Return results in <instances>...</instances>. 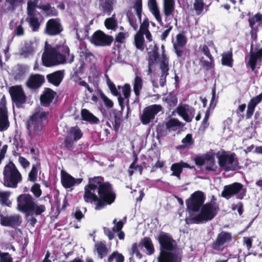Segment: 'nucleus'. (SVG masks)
I'll return each instance as SVG.
<instances>
[{
    "mask_svg": "<svg viewBox=\"0 0 262 262\" xmlns=\"http://www.w3.org/2000/svg\"><path fill=\"white\" fill-rule=\"evenodd\" d=\"M247 189L244 188L242 184L238 182H234L231 184L224 186L222 192V197L229 200L232 196L236 195V198L239 200H242L246 196Z\"/></svg>",
    "mask_w": 262,
    "mask_h": 262,
    "instance_id": "9d476101",
    "label": "nucleus"
},
{
    "mask_svg": "<svg viewBox=\"0 0 262 262\" xmlns=\"http://www.w3.org/2000/svg\"><path fill=\"white\" fill-rule=\"evenodd\" d=\"M183 33H179L176 36L177 43L174 44L175 46H185L187 42V39L186 37L184 35L185 31L183 30Z\"/></svg>",
    "mask_w": 262,
    "mask_h": 262,
    "instance_id": "09e8293b",
    "label": "nucleus"
},
{
    "mask_svg": "<svg viewBox=\"0 0 262 262\" xmlns=\"http://www.w3.org/2000/svg\"><path fill=\"white\" fill-rule=\"evenodd\" d=\"M59 50L60 54L65 57V62L67 61L69 63H72L74 60L75 56L73 54H70V49L66 45L59 46Z\"/></svg>",
    "mask_w": 262,
    "mask_h": 262,
    "instance_id": "7c9ffc66",
    "label": "nucleus"
},
{
    "mask_svg": "<svg viewBox=\"0 0 262 262\" xmlns=\"http://www.w3.org/2000/svg\"><path fill=\"white\" fill-rule=\"evenodd\" d=\"M10 193L8 191L0 192V203L2 206L10 207L11 202L9 200Z\"/></svg>",
    "mask_w": 262,
    "mask_h": 262,
    "instance_id": "49530a36",
    "label": "nucleus"
},
{
    "mask_svg": "<svg viewBox=\"0 0 262 262\" xmlns=\"http://www.w3.org/2000/svg\"><path fill=\"white\" fill-rule=\"evenodd\" d=\"M83 136V133L78 126H72L67 132L63 144L64 147L69 150L73 149L75 143L80 140Z\"/></svg>",
    "mask_w": 262,
    "mask_h": 262,
    "instance_id": "4468645a",
    "label": "nucleus"
},
{
    "mask_svg": "<svg viewBox=\"0 0 262 262\" xmlns=\"http://www.w3.org/2000/svg\"><path fill=\"white\" fill-rule=\"evenodd\" d=\"M124 257L117 251H114L107 258V262H124Z\"/></svg>",
    "mask_w": 262,
    "mask_h": 262,
    "instance_id": "79ce46f5",
    "label": "nucleus"
},
{
    "mask_svg": "<svg viewBox=\"0 0 262 262\" xmlns=\"http://www.w3.org/2000/svg\"><path fill=\"white\" fill-rule=\"evenodd\" d=\"M162 110L160 104H152L145 107L140 117L141 121L144 125L149 124L154 120L155 116Z\"/></svg>",
    "mask_w": 262,
    "mask_h": 262,
    "instance_id": "f3484780",
    "label": "nucleus"
},
{
    "mask_svg": "<svg viewBox=\"0 0 262 262\" xmlns=\"http://www.w3.org/2000/svg\"><path fill=\"white\" fill-rule=\"evenodd\" d=\"M99 9L103 13L110 15L113 9L114 0H98Z\"/></svg>",
    "mask_w": 262,
    "mask_h": 262,
    "instance_id": "393cba45",
    "label": "nucleus"
},
{
    "mask_svg": "<svg viewBox=\"0 0 262 262\" xmlns=\"http://www.w3.org/2000/svg\"><path fill=\"white\" fill-rule=\"evenodd\" d=\"M63 30L59 18L49 19L46 25L45 33L50 36L59 35Z\"/></svg>",
    "mask_w": 262,
    "mask_h": 262,
    "instance_id": "a211bd4d",
    "label": "nucleus"
},
{
    "mask_svg": "<svg viewBox=\"0 0 262 262\" xmlns=\"http://www.w3.org/2000/svg\"><path fill=\"white\" fill-rule=\"evenodd\" d=\"M141 25L139 30L137 33L144 35V33L149 31V23L148 18L146 16L142 23H140Z\"/></svg>",
    "mask_w": 262,
    "mask_h": 262,
    "instance_id": "3c124183",
    "label": "nucleus"
},
{
    "mask_svg": "<svg viewBox=\"0 0 262 262\" xmlns=\"http://www.w3.org/2000/svg\"><path fill=\"white\" fill-rule=\"evenodd\" d=\"M221 61L222 64L223 66L232 68L233 67V59L232 57V52H227L223 54Z\"/></svg>",
    "mask_w": 262,
    "mask_h": 262,
    "instance_id": "ea45409f",
    "label": "nucleus"
},
{
    "mask_svg": "<svg viewBox=\"0 0 262 262\" xmlns=\"http://www.w3.org/2000/svg\"><path fill=\"white\" fill-rule=\"evenodd\" d=\"M56 92L49 88H45L40 96V102L42 106L49 107L53 102Z\"/></svg>",
    "mask_w": 262,
    "mask_h": 262,
    "instance_id": "aec40b11",
    "label": "nucleus"
},
{
    "mask_svg": "<svg viewBox=\"0 0 262 262\" xmlns=\"http://www.w3.org/2000/svg\"><path fill=\"white\" fill-rule=\"evenodd\" d=\"M84 189V201L86 203L96 202L95 207L96 210H101L106 205H111L116 198L112 185L109 182H104L103 177L101 176L90 178Z\"/></svg>",
    "mask_w": 262,
    "mask_h": 262,
    "instance_id": "f257e3e1",
    "label": "nucleus"
},
{
    "mask_svg": "<svg viewBox=\"0 0 262 262\" xmlns=\"http://www.w3.org/2000/svg\"><path fill=\"white\" fill-rule=\"evenodd\" d=\"M262 60V47L258 45H256L255 48H253L252 43L250 46L249 54L245 57V64L248 71L253 72L256 75L258 73L257 69L260 68V62Z\"/></svg>",
    "mask_w": 262,
    "mask_h": 262,
    "instance_id": "423d86ee",
    "label": "nucleus"
},
{
    "mask_svg": "<svg viewBox=\"0 0 262 262\" xmlns=\"http://www.w3.org/2000/svg\"><path fill=\"white\" fill-rule=\"evenodd\" d=\"M48 113L36 112L33 113L27 120L26 127L30 137L41 134L43 125L42 121L47 118Z\"/></svg>",
    "mask_w": 262,
    "mask_h": 262,
    "instance_id": "20e7f679",
    "label": "nucleus"
},
{
    "mask_svg": "<svg viewBox=\"0 0 262 262\" xmlns=\"http://www.w3.org/2000/svg\"><path fill=\"white\" fill-rule=\"evenodd\" d=\"M139 246H143L145 248L149 255H151L155 252V248L152 241L149 237H144L142 239Z\"/></svg>",
    "mask_w": 262,
    "mask_h": 262,
    "instance_id": "2f4dec72",
    "label": "nucleus"
},
{
    "mask_svg": "<svg viewBox=\"0 0 262 262\" xmlns=\"http://www.w3.org/2000/svg\"><path fill=\"white\" fill-rule=\"evenodd\" d=\"M177 113L187 122H190L191 118L188 115L187 108L184 106H180L177 108Z\"/></svg>",
    "mask_w": 262,
    "mask_h": 262,
    "instance_id": "a18cd8bd",
    "label": "nucleus"
},
{
    "mask_svg": "<svg viewBox=\"0 0 262 262\" xmlns=\"http://www.w3.org/2000/svg\"><path fill=\"white\" fill-rule=\"evenodd\" d=\"M3 185L8 188H16L22 181V176L14 163L10 161L3 170Z\"/></svg>",
    "mask_w": 262,
    "mask_h": 262,
    "instance_id": "39448f33",
    "label": "nucleus"
},
{
    "mask_svg": "<svg viewBox=\"0 0 262 262\" xmlns=\"http://www.w3.org/2000/svg\"><path fill=\"white\" fill-rule=\"evenodd\" d=\"M197 215L189 219L190 224H201L212 220L217 213L216 208L211 203L204 204Z\"/></svg>",
    "mask_w": 262,
    "mask_h": 262,
    "instance_id": "6e6552de",
    "label": "nucleus"
},
{
    "mask_svg": "<svg viewBox=\"0 0 262 262\" xmlns=\"http://www.w3.org/2000/svg\"><path fill=\"white\" fill-rule=\"evenodd\" d=\"M205 199L204 192L199 190L195 191L186 200L187 209L189 212H198L204 205Z\"/></svg>",
    "mask_w": 262,
    "mask_h": 262,
    "instance_id": "f8f14e48",
    "label": "nucleus"
},
{
    "mask_svg": "<svg viewBox=\"0 0 262 262\" xmlns=\"http://www.w3.org/2000/svg\"><path fill=\"white\" fill-rule=\"evenodd\" d=\"M232 240L231 233L222 231L217 234L215 240L211 243V247L214 250L223 251Z\"/></svg>",
    "mask_w": 262,
    "mask_h": 262,
    "instance_id": "2eb2a0df",
    "label": "nucleus"
},
{
    "mask_svg": "<svg viewBox=\"0 0 262 262\" xmlns=\"http://www.w3.org/2000/svg\"><path fill=\"white\" fill-rule=\"evenodd\" d=\"M24 0H4L1 7V11L5 13L14 12L16 8L21 6Z\"/></svg>",
    "mask_w": 262,
    "mask_h": 262,
    "instance_id": "412c9836",
    "label": "nucleus"
},
{
    "mask_svg": "<svg viewBox=\"0 0 262 262\" xmlns=\"http://www.w3.org/2000/svg\"><path fill=\"white\" fill-rule=\"evenodd\" d=\"M130 86L128 83H125L122 87V93L125 98L127 99L130 94Z\"/></svg>",
    "mask_w": 262,
    "mask_h": 262,
    "instance_id": "774afa93",
    "label": "nucleus"
},
{
    "mask_svg": "<svg viewBox=\"0 0 262 262\" xmlns=\"http://www.w3.org/2000/svg\"><path fill=\"white\" fill-rule=\"evenodd\" d=\"M250 27L253 29L254 26L256 22L262 21V14L258 13L256 14L254 16L250 17L248 19Z\"/></svg>",
    "mask_w": 262,
    "mask_h": 262,
    "instance_id": "5fc2aeb1",
    "label": "nucleus"
},
{
    "mask_svg": "<svg viewBox=\"0 0 262 262\" xmlns=\"http://www.w3.org/2000/svg\"><path fill=\"white\" fill-rule=\"evenodd\" d=\"M34 53V48L32 46L28 43H26L24 46L21 48L20 55L25 57H27Z\"/></svg>",
    "mask_w": 262,
    "mask_h": 262,
    "instance_id": "37998d69",
    "label": "nucleus"
},
{
    "mask_svg": "<svg viewBox=\"0 0 262 262\" xmlns=\"http://www.w3.org/2000/svg\"><path fill=\"white\" fill-rule=\"evenodd\" d=\"M21 223L22 218L19 214L4 215L3 214H0V224L3 226L10 227L16 229L20 226Z\"/></svg>",
    "mask_w": 262,
    "mask_h": 262,
    "instance_id": "6ab92c4d",
    "label": "nucleus"
},
{
    "mask_svg": "<svg viewBox=\"0 0 262 262\" xmlns=\"http://www.w3.org/2000/svg\"><path fill=\"white\" fill-rule=\"evenodd\" d=\"M17 209L26 216L41 215L46 210L44 205H38L35 199L29 193H24L17 197Z\"/></svg>",
    "mask_w": 262,
    "mask_h": 262,
    "instance_id": "7ed1b4c3",
    "label": "nucleus"
},
{
    "mask_svg": "<svg viewBox=\"0 0 262 262\" xmlns=\"http://www.w3.org/2000/svg\"><path fill=\"white\" fill-rule=\"evenodd\" d=\"M148 54L149 56L148 62H150V64H155L159 58V48L156 44H155L152 50L148 52Z\"/></svg>",
    "mask_w": 262,
    "mask_h": 262,
    "instance_id": "c9c22d12",
    "label": "nucleus"
},
{
    "mask_svg": "<svg viewBox=\"0 0 262 262\" xmlns=\"http://www.w3.org/2000/svg\"><path fill=\"white\" fill-rule=\"evenodd\" d=\"M183 124L178 119L171 118L165 123L166 129L176 130L177 128L181 127Z\"/></svg>",
    "mask_w": 262,
    "mask_h": 262,
    "instance_id": "e433bc0d",
    "label": "nucleus"
},
{
    "mask_svg": "<svg viewBox=\"0 0 262 262\" xmlns=\"http://www.w3.org/2000/svg\"><path fill=\"white\" fill-rule=\"evenodd\" d=\"M0 262H13V258L8 252H0Z\"/></svg>",
    "mask_w": 262,
    "mask_h": 262,
    "instance_id": "bf43d9fd",
    "label": "nucleus"
},
{
    "mask_svg": "<svg viewBox=\"0 0 262 262\" xmlns=\"http://www.w3.org/2000/svg\"><path fill=\"white\" fill-rule=\"evenodd\" d=\"M165 27L167 28V29L165 30L161 35V39L162 40L166 39L173 28L172 26L170 25V23H168V24H166Z\"/></svg>",
    "mask_w": 262,
    "mask_h": 262,
    "instance_id": "69168bd1",
    "label": "nucleus"
},
{
    "mask_svg": "<svg viewBox=\"0 0 262 262\" xmlns=\"http://www.w3.org/2000/svg\"><path fill=\"white\" fill-rule=\"evenodd\" d=\"M90 42L96 46L109 47L114 41L113 36L106 34L100 30L96 31L90 39Z\"/></svg>",
    "mask_w": 262,
    "mask_h": 262,
    "instance_id": "dca6fc26",
    "label": "nucleus"
},
{
    "mask_svg": "<svg viewBox=\"0 0 262 262\" xmlns=\"http://www.w3.org/2000/svg\"><path fill=\"white\" fill-rule=\"evenodd\" d=\"M37 169L35 165L32 166V169L28 174V180L32 182H35L37 178Z\"/></svg>",
    "mask_w": 262,
    "mask_h": 262,
    "instance_id": "6e6d98bb",
    "label": "nucleus"
},
{
    "mask_svg": "<svg viewBox=\"0 0 262 262\" xmlns=\"http://www.w3.org/2000/svg\"><path fill=\"white\" fill-rule=\"evenodd\" d=\"M160 245V253L158 262H177V255L172 252L176 249V243L168 233L161 232L156 238Z\"/></svg>",
    "mask_w": 262,
    "mask_h": 262,
    "instance_id": "f03ea898",
    "label": "nucleus"
},
{
    "mask_svg": "<svg viewBox=\"0 0 262 262\" xmlns=\"http://www.w3.org/2000/svg\"><path fill=\"white\" fill-rule=\"evenodd\" d=\"M174 0H164L163 13L164 15H172L174 10Z\"/></svg>",
    "mask_w": 262,
    "mask_h": 262,
    "instance_id": "473e14b6",
    "label": "nucleus"
},
{
    "mask_svg": "<svg viewBox=\"0 0 262 262\" xmlns=\"http://www.w3.org/2000/svg\"><path fill=\"white\" fill-rule=\"evenodd\" d=\"M200 63L202 68L206 71H209L211 69H213L214 67V59L212 58V60L207 61L204 59V57H202L200 59Z\"/></svg>",
    "mask_w": 262,
    "mask_h": 262,
    "instance_id": "c03bdc74",
    "label": "nucleus"
},
{
    "mask_svg": "<svg viewBox=\"0 0 262 262\" xmlns=\"http://www.w3.org/2000/svg\"><path fill=\"white\" fill-rule=\"evenodd\" d=\"M39 0H29L27 3V13L28 15H33L35 13L37 8L41 10L47 16H57L58 14V10L52 7L51 4L47 3L46 4L38 5Z\"/></svg>",
    "mask_w": 262,
    "mask_h": 262,
    "instance_id": "9b49d317",
    "label": "nucleus"
},
{
    "mask_svg": "<svg viewBox=\"0 0 262 262\" xmlns=\"http://www.w3.org/2000/svg\"><path fill=\"white\" fill-rule=\"evenodd\" d=\"M160 69L161 71V75H168L169 63H165L164 62H161L160 64Z\"/></svg>",
    "mask_w": 262,
    "mask_h": 262,
    "instance_id": "e2e57ef3",
    "label": "nucleus"
},
{
    "mask_svg": "<svg viewBox=\"0 0 262 262\" xmlns=\"http://www.w3.org/2000/svg\"><path fill=\"white\" fill-rule=\"evenodd\" d=\"M142 87L143 80L142 78L138 75H136L134 82L133 90L136 96L140 95V92Z\"/></svg>",
    "mask_w": 262,
    "mask_h": 262,
    "instance_id": "4c0bfd02",
    "label": "nucleus"
},
{
    "mask_svg": "<svg viewBox=\"0 0 262 262\" xmlns=\"http://www.w3.org/2000/svg\"><path fill=\"white\" fill-rule=\"evenodd\" d=\"M135 45L137 49L143 51L144 49L145 40L144 35L137 33L135 35Z\"/></svg>",
    "mask_w": 262,
    "mask_h": 262,
    "instance_id": "58836bf2",
    "label": "nucleus"
},
{
    "mask_svg": "<svg viewBox=\"0 0 262 262\" xmlns=\"http://www.w3.org/2000/svg\"><path fill=\"white\" fill-rule=\"evenodd\" d=\"M45 81L43 75L39 74H31L26 82V85L30 89H37L42 85Z\"/></svg>",
    "mask_w": 262,
    "mask_h": 262,
    "instance_id": "5701e85b",
    "label": "nucleus"
},
{
    "mask_svg": "<svg viewBox=\"0 0 262 262\" xmlns=\"http://www.w3.org/2000/svg\"><path fill=\"white\" fill-rule=\"evenodd\" d=\"M61 182L62 186L65 188H69L75 184V179L68 173L62 174Z\"/></svg>",
    "mask_w": 262,
    "mask_h": 262,
    "instance_id": "c756f323",
    "label": "nucleus"
},
{
    "mask_svg": "<svg viewBox=\"0 0 262 262\" xmlns=\"http://www.w3.org/2000/svg\"><path fill=\"white\" fill-rule=\"evenodd\" d=\"M95 247L100 258L102 259L106 256L108 252V250L104 243L102 242L98 243L95 245Z\"/></svg>",
    "mask_w": 262,
    "mask_h": 262,
    "instance_id": "a19ab883",
    "label": "nucleus"
},
{
    "mask_svg": "<svg viewBox=\"0 0 262 262\" xmlns=\"http://www.w3.org/2000/svg\"><path fill=\"white\" fill-rule=\"evenodd\" d=\"M31 191L34 196L38 198L40 197L42 194V190L40 189V185L38 183H35L31 188Z\"/></svg>",
    "mask_w": 262,
    "mask_h": 262,
    "instance_id": "4d7b16f0",
    "label": "nucleus"
},
{
    "mask_svg": "<svg viewBox=\"0 0 262 262\" xmlns=\"http://www.w3.org/2000/svg\"><path fill=\"white\" fill-rule=\"evenodd\" d=\"M9 93L12 101L18 108L23 107L26 103L27 96L21 85H16L10 87Z\"/></svg>",
    "mask_w": 262,
    "mask_h": 262,
    "instance_id": "ddd939ff",
    "label": "nucleus"
},
{
    "mask_svg": "<svg viewBox=\"0 0 262 262\" xmlns=\"http://www.w3.org/2000/svg\"><path fill=\"white\" fill-rule=\"evenodd\" d=\"M28 15V16L26 18V21L29 23L32 31L33 32L38 31L41 25L39 18L35 16V14Z\"/></svg>",
    "mask_w": 262,
    "mask_h": 262,
    "instance_id": "cd10ccee",
    "label": "nucleus"
},
{
    "mask_svg": "<svg viewBox=\"0 0 262 262\" xmlns=\"http://www.w3.org/2000/svg\"><path fill=\"white\" fill-rule=\"evenodd\" d=\"M126 16L129 25L133 28L135 30H137L138 28V25L137 24V19L135 17L133 14L131 12H127Z\"/></svg>",
    "mask_w": 262,
    "mask_h": 262,
    "instance_id": "603ef678",
    "label": "nucleus"
},
{
    "mask_svg": "<svg viewBox=\"0 0 262 262\" xmlns=\"http://www.w3.org/2000/svg\"><path fill=\"white\" fill-rule=\"evenodd\" d=\"M215 154L209 153L206 158V166L205 170L207 171H216L217 169V166L215 164Z\"/></svg>",
    "mask_w": 262,
    "mask_h": 262,
    "instance_id": "c85d7f7f",
    "label": "nucleus"
},
{
    "mask_svg": "<svg viewBox=\"0 0 262 262\" xmlns=\"http://www.w3.org/2000/svg\"><path fill=\"white\" fill-rule=\"evenodd\" d=\"M9 126L8 111L6 106V101L3 102V99L0 102V131L6 130Z\"/></svg>",
    "mask_w": 262,
    "mask_h": 262,
    "instance_id": "4be33fe9",
    "label": "nucleus"
},
{
    "mask_svg": "<svg viewBox=\"0 0 262 262\" xmlns=\"http://www.w3.org/2000/svg\"><path fill=\"white\" fill-rule=\"evenodd\" d=\"M184 168L195 169L194 166H190L187 163L181 161L179 162L173 163L171 165L170 170L172 171V176L180 178L181 174Z\"/></svg>",
    "mask_w": 262,
    "mask_h": 262,
    "instance_id": "b1692460",
    "label": "nucleus"
},
{
    "mask_svg": "<svg viewBox=\"0 0 262 262\" xmlns=\"http://www.w3.org/2000/svg\"><path fill=\"white\" fill-rule=\"evenodd\" d=\"M182 143L186 146L191 145L193 144V140L192 138V135L188 134L182 140Z\"/></svg>",
    "mask_w": 262,
    "mask_h": 262,
    "instance_id": "0e129e2a",
    "label": "nucleus"
},
{
    "mask_svg": "<svg viewBox=\"0 0 262 262\" xmlns=\"http://www.w3.org/2000/svg\"><path fill=\"white\" fill-rule=\"evenodd\" d=\"M63 78V74L61 71H57L47 75L48 82L56 86L60 84Z\"/></svg>",
    "mask_w": 262,
    "mask_h": 262,
    "instance_id": "a878e982",
    "label": "nucleus"
},
{
    "mask_svg": "<svg viewBox=\"0 0 262 262\" xmlns=\"http://www.w3.org/2000/svg\"><path fill=\"white\" fill-rule=\"evenodd\" d=\"M209 153L207 152L202 156H196L195 158H194V161L195 164L199 167L203 166L207 161L206 160L207 155H209Z\"/></svg>",
    "mask_w": 262,
    "mask_h": 262,
    "instance_id": "864d4df0",
    "label": "nucleus"
},
{
    "mask_svg": "<svg viewBox=\"0 0 262 262\" xmlns=\"http://www.w3.org/2000/svg\"><path fill=\"white\" fill-rule=\"evenodd\" d=\"M212 97L210 102V107L214 108L216 104L217 100H215L216 96V86L215 85L212 89Z\"/></svg>",
    "mask_w": 262,
    "mask_h": 262,
    "instance_id": "338daca9",
    "label": "nucleus"
},
{
    "mask_svg": "<svg viewBox=\"0 0 262 262\" xmlns=\"http://www.w3.org/2000/svg\"><path fill=\"white\" fill-rule=\"evenodd\" d=\"M82 120L90 122L91 124H98L99 123V119L91 113L88 110L83 108L81 111Z\"/></svg>",
    "mask_w": 262,
    "mask_h": 262,
    "instance_id": "bb28decb",
    "label": "nucleus"
},
{
    "mask_svg": "<svg viewBox=\"0 0 262 262\" xmlns=\"http://www.w3.org/2000/svg\"><path fill=\"white\" fill-rule=\"evenodd\" d=\"M201 51L204 53V54L209 58V60H212L214 58L211 55L210 50L206 45H204L200 47Z\"/></svg>",
    "mask_w": 262,
    "mask_h": 262,
    "instance_id": "052dcab7",
    "label": "nucleus"
},
{
    "mask_svg": "<svg viewBox=\"0 0 262 262\" xmlns=\"http://www.w3.org/2000/svg\"><path fill=\"white\" fill-rule=\"evenodd\" d=\"M157 138L158 139L165 136L167 132L163 125H158L156 127Z\"/></svg>",
    "mask_w": 262,
    "mask_h": 262,
    "instance_id": "13d9d810",
    "label": "nucleus"
},
{
    "mask_svg": "<svg viewBox=\"0 0 262 262\" xmlns=\"http://www.w3.org/2000/svg\"><path fill=\"white\" fill-rule=\"evenodd\" d=\"M205 3L203 0H194L193 9L198 15L200 14L204 10Z\"/></svg>",
    "mask_w": 262,
    "mask_h": 262,
    "instance_id": "8fccbe9b",
    "label": "nucleus"
},
{
    "mask_svg": "<svg viewBox=\"0 0 262 262\" xmlns=\"http://www.w3.org/2000/svg\"><path fill=\"white\" fill-rule=\"evenodd\" d=\"M104 26L108 30L116 31L118 27V22L116 18L115 14L112 17L107 18L104 20Z\"/></svg>",
    "mask_w": 262,
    "mask_h": 262,
    "instance_id": "72a5a7b5",
    "label": "nucleus"
},
{
    "mask_svg": "<svg viewBox=\"0 0 262 262\" xmlns=\"http://www.w3.org/2000/svg\"><path fill=\"white\" fill-rule=\"evenodd\" d=\"M218 163L221 168L225 171H235L241 168L238 160L235 153L227 154L224 151L221 155H217Z\"/></svg>",
    "mask_w": 262,
    "mask_h": 262,
    "instance_id": "1a4fd4ad",
    "label": "nucleus"
},
{
    "mask_svg": "<svg viewBox=\"0 0 262 262\" xmlns=\"http://www.w3.org/2000/svg\"><path fill=\"white\" fill-rule=\"evenodd\" d=\"M114 121L112 122L114 130L116 133L119 132L122 122V113L121 111H114Z\"/></svg>",
    "mask_w": 262,
    "mask_h": 262,
    "instance_id": "f704fd0d",
    "label": "nucleus"
},
{
    "mask_svg": "<svg viewBox=\"0 0 262 262\" xmlns=\"http://www.w3.org/2000/svg\"><path fill=\"white\" fill-rule=\"evenodd\" d=\"M42 64L50 67L65 63V57L60 54L59 46L57 49L51 46L46 47L41 57Z\"/></svg>",
    "mask_w": 262,
    "mask_h": 262,
    "instance_id": "0eeeda50",
    "label": "nucleus"
},
{
    "mask_svg": "<svg viewBox=\"0 0 262 262\" xmlns=\"http://www.w3.org/2000/svg\"><path fill=\"white\" fill-rule=\"evenodd\" d=\"M133 8L136 11V14L138 16L139 21L141 23L142 13V0H135Z\"/></svg>",
    "mask_w": 262,
    "mask_h": 262,
    "instance_id": "de8ad7c7",
    "label": "nucleus"
},
{
    "mask_svg": "<svg viewBox=\"0 0 262 262\" xmlns=\"http://www.w3.org/2000/svg\"><path fill=\"white\" fill-rule=\"evenodd\" d=\"M100 97L103 100L106 107L108 108H112L113 107L114 103L113 101L111 99H110L106 96H105L103 93L100 94Z\"/></svg>",
    "mask_w": 262,
    "mask_h": 262,
    "instance_id": "680f3d73",
    "label": "nucleus"
}]
</instances>
